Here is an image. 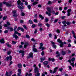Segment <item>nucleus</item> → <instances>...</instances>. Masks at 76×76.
<instances>
[{
	"label": "nucleus",
	"mask_w": 76,
	"mask_h": 76,
	"mask_svg": "<svg viewBox=\"0 0 76 76\" xmlns=\"http://www.w3.org/2000/svg\"><path fill=\"white\" fill-rule=\"evenodd\" d=\"M20 30H21V31H22V32H24V29L23 28L19 27L17 29V31H20Z\"/></svg>",
	"instance_id": "nucleus-7"
},
{
	"label": "nucleus",
	"mask_w": 76,
	"mask_h": 76,
	"mask_svg": "<svg viewBox=\"0 0 76 76\" xmlns=\"http://www.w3.org/2000/svg\"><path fill=\"white\" fill-rule=\"evenodd\" d=\"M31 41H33V42H35V40L34 38H32L31 39Z\"/></svg>",
	"instance_id": "nucleus-61"
},
{
	"label": "nucleus",
	"mask_w": 76,
	"mask_h": 76,
	"mask_svg": "<svg viewBox=\"0 0 76 76\" xmlns=\"http://www.w3.org/2000/svg\"><path fill=\"white\" fill-rule=\"evenodd\" d=\"M58 42H59V43H61V42H62V40H60V39H58V40L57 41Z\"/></svg>",
	"instance_id": "nucleus-27"
},
{
	"label": "nucleus",
	"mask_w": 76,
	"mask_h": 76,
	"mask_svg": "<svg viewBox=\"0 0 76 76\" xmlns=\"http://www.w3.org/2000/svg\"><path fill=\"white\" fill-rule=\"evenodd\" d=\"M75 61V58H72L71 59V61L72 62H73Z\"/></svg>",
	"instance_id": "nucleus-41"
},
{
	"label": "nucleus",
	"mask_w": 76,
	"mask_h": 76,
	"mask_svg": "<svg viewBox=\"0 0 76 76\" xmlns=\"http://www.w3.org/2000/svg\"><path fill=\"white\" fill-rule=\"evenodd\" d=\"M18 73L17 74L18 76H21L20 75L21 74V72H22V71L21 70V69H18Z\"/></svg>",
	"instance_id": "nucleus-9"
},
{
	"label": "nucleus",
	"mask_w": 76,
	"mask_h": 76,
	"mask_svg": "<svg viewBox=\"0 0 76 76\" xmlns=\"http://www.w3.org/2000/svg\"><path fill=\"white\" fill-rule=\"evenodd\" d=\"M48 18H46L45 19V21L46 22H48Z\"/></svg>",
	"instance_id": "nucleus-53"
},
{
	"label": "nucleus",
	"mask_w": 76,
	"mask_h": 76,
	"mask_svg": "<svg viewBox=\"0 0 76 76\" xmlns=\"http://www.w3.org/2000/svg\"><path fill=\"white\" fill-rule=\"evenodd\" d=\"M60 46L61 47H62V48H63V45H64V44L62 42L61 43H60Z\"/></svg>",
	"instance_id": "nucleus-23"
},
{
	"label": "nucleus",
	"mask_w": 76,
	"mask_h": 76,
	"mask_svg": "<svg viewBox=\"0 0 76 76\" xmlns=\"http://www.w3.org/2000/svg\"><path fill=\"white\" fill-rule=\"evenodd\" d=\"M21 15L22 16H24L25 15V14L24 12H22V13H21Z\"/></svg>",
	"instance_id": "nucleus-42"
},
{
	"label": "nucleus",
	"mask_w": 76,
	"mask_h": 76,
	"mask_svg": "<svg viewBox=\"0 0 76 76\" xmlns=\"http://www.w3.org/2000/svg\"><path fill=\"white\" fill-rule=\"evenodd\" d=\"M40 46L39 47V49H41L42 47L43 46V43H40Z\"/></svg>",
	"instance_id": "nucleus-24"
},
{
	"label": "nucleus",
	"mask_w": 76,
	"mask_h": 76,
	"mask_svg": "<svg viewBox=\"0 0 76 76\" xmlns=\"http://www.w3.org/2000/svg\"><path fill=\"white\" fill-rule=\"evenodd\" d=\"M39 16L40 18H41V19L42 20H43V19H44V16H42V15H39Z\"/></svg>",
	"instance_id": "nucleus-22"
},
{
	"label": "nucleus",
	"mask_w": 76,
	"mask_h": 76,
	"mask_svg": "<svg viewBox=\"0 0 76 76\" xmlns=\"http://www.w3.org/2000/svg\"><path fill=\"white\" fill-rule=\"evenodd\" d=\"M58 67H57L54 69V71H53V73H55L57 72V70H58Z\"/></svg>",
	"instance_id": "nucleus-14"
},
{
	"label": "nucleus",
	"mask_w": 76,
	"mask_h": 76,
	"mask_svg": "<svg viewBox=\"0 0 76 76\" xmlns=\"http://www.w3.org/2000/svg\"><path fill=\"white\" fill-rule=\"evenodd\" d=\"M18 32L17 31H15L14 34H13V38H15V39L16 40L18 39L19 38V37L18 35H16V34H18Z\"/></svg>",
	"instance_id": "nucleus-2"
},
{
	"label": "nucleus",
	"mask_w": 76,
	"mask_h": 76,
	"mask_svg": "<svg viewBox=\"0 0 76 76\" xmlns=\"http://www.w3.org/2000/svg\"><path fill=\"white\" fill-rule=\"evenodd\" d=\"M48 61H52V62H54L55 61V59L54 58H49L48 59Z\"/></svg>",
	"instance_id": "nucleus-12"
},
{
	"label": "nucleus",
	"mask_w": 76,
	"mask_h": 76,
	"mask_svg": "<svg viewBox=\"0 0 76 76\" xmlns=\"http://www.w3.org/2000/svg\"><path fill=\"white\" fill-rule=\"evenodd\" d=\"M25 4L26 6H27L28 4V2L26 1H25Z\"/></svg>",
	"instance_id": "nucleus-62"
},
{
	"label": "nucleus",
	"mask_w": 76,
	"mask_h": 76,
	"mask_svg": "<svg viewBox=\"0 0 76 76\" xmlns=\"http://www.w3.org/2000/svg\"><path fill=\"white\" fill-rule=\"evenodd\" d=\"M38 3V2L37 1H35L33 3L32 5H33V6H35V5H36V4H37Z\"/></svg>",
	"instance_id": "nucleus-25"
},
{
	"label": "nucleus",
	"mask_w": 76,
	"mask_h": 76,
	"mask_svg": "<svg viewBox=\"0 0 76 76\" xmlns=\"http://www.w3.org/2000/svg\"><path fill=\"white\" fill-rule=\"evenodd\" d=\"M57 21H58V19H56L55 20H54V23H56V22H57Z\"/></svg>",
	"instance_id": "nucleus-64"
},
{
	"label": "nucleus",
	"mask_w": 76,
	"mask_h": 76,
	"mask_svg": "<svg viewBox=\"0 0 76 76\" xmlns=\"http://www.w3.org/2000/svg\"><path fill=\"white\" fill-rule=\"evenodd\" d=\"M56 32L57 33H60V30L59 29H58L56 30Z\"/></svg>",
	"instance_id": "nucleus-52"
},
{
	"label": "nucleus",
	"mask_w": 76,
	"mask_h": 76,
	"mask_svg": "<svg viewBox=\"0 0 76 76\" xmlns=\"http://www.w3.org/2000/svg\"><path fill=\"white\" fill-rule=\"evenodd\" d=\"M29 23L31 25H32V24H33V22H32V21L31 20H29Z\"/></svg>",
	"instance_id": "nucleus-29"
},
{
	"label": "nucleus",
	"mask_w": 76,
	"mask_h": 76,
	"mask_svg": "<svg viewBox=\"0 0 76 76\" xmlns=\"http://www.w3.org/2000/svg\"><path fill=\"white\" fill-rule=\"evenodd\" d=\"M10 23L9 21H7V24H5L4 25V27L5 28H7L8 27V26H10Z\"/></svg>",
	"instance_id": "nucleus-6"
},
{
	"label": "nucleus",
	"mask_w": 76,
	"mask_h": 76,
	"mask_svg": "<svg viewBox=\"0 0 76 76\" xmlns=\"http://www.w3.org/2000/svg\"><path fill=\"white\" fill-rule=\"evenodd\" d=\"M49 71L50 72V73H53V70L51 69H50L49 70Z\"/></svg>",
	"instance_id": "nucleus-56"
},
{
	"label": "nucleus",
	"mask_w": 76,
	"mask_h": 76,
	"mask_svg": "<svg viewBox=\"0 0 76 76\" xmlns=\"http://www.w3.org/2000/svg\"><path fill=\"white\" fill-rule=\"evenodd\" d=\"M3 7V3L1 2L0 3V8Z\"/></svg>",
	"instance_id": "nucleus-49"
},
{
	"label": "nucleus",
	"mask_w": 76,
	"mask_h": 76,
	"mask_svg": "<svg viewBox=\"0 0 76 76\" xmlns=\"http://www.w3.org/2000/svg\"><path fill=\"white\" fill-rule=\"evenodd\" d=\"M18 67L20 69H21L22 67V65L21 64H18Z\"/></svg>",
	"instance_id": "nucleus-19"
},
{
	"label": "nucleus",
	"mask_w": 76,
	"mask_h": 76,
	"mask_svg": "<svg viewBox=\"0 0 76 76\" xmlns=\"http://www.w3.org/2000/svg\"><path fill=\"white\" fill-rule=\"evenodd\" d=\"M9 58L10 60V61H12V56H11V55H10V56H9Z\"/></svg>",
	"instance_id": "nucleus-36"
},
{
	"label": "nucleus",
	"mask_w": 76,
	"mask_h": 76,
	"mask_svg": "<svg viewBox=\"0 0 76 76\" xmlns=\"http://www.w3.org/2000/svg\"><path fill=\"white\" fill-rule=\"evenodd\" d=\"M0 42H1V44H4V43H5V42L4 41V39H1L0 40Z\"/></svg>",
	"instance_id": "nucleus-17"
},
{
	"label": "nucleus",
	"mask_w": 76,
	"mask_h": 76,
	"mask_svg": "<svg viewBox=\"0 0 76 76\" xmlns=\"http://www.w3.org/2000/svg\"><path fill=\"white\" fill-rule=\"evenodd\" d=\"M14 30L13 28L12 27H10V30L11 32H12Z\"/></svg>",
	"instance_id": "nucleus-44"
},
{
	"label": "nucleus",
	"mask_w": 76,
	"mask_h": 76,
	"mask_svg": "<svg viewBox=\"0 0 76 76\" xmlns=\"http://www.w3.org/2000/svg\"><path fill=\"white\" fill-rule=\"evenodd\" d=\"M22 47H23V46L22 45H20L19 47V48H22Z\"/></svg>",
	"instance_id": "nucleus-50"
},
{
	"label": "nucleus",
	"mask_w": 76,
	"mask_h": 76,
	"mask_svg": "<svg viewBox=\"0 0 76 76\" xmlns=\"http://www.w3.org/2000/svg\"><path fill=\"white\" fill-rule=\"evenodd\" d=\"M41 55L42 56H43L44 55V51L42 50V53H41Z\"/></svg>",
	"instance_id": "nucleus-45"
},
{
	"label": "nucleus",
	"mask_w": 76,
	"mask_h": 76,
	"mask_svg": "<svg viewBox=\"0 0 76 76\" xmlns=\"http://www.w3.org/2000/svg\"><path fill=\"white\" fill-rule=\"evenodd\" d=\"M34 22H35V23H37L38 22V20L37 19H35L33 20Z\"/></svg>",
	"instance_id": "nucleus-40"
},
{
	"label": "nucleus",
	"mask_w": 76,
	"mask_h": 76,
	"mask_svg": "<svg viewBox=\"0 0 76 76\" xmlns=\"http://www.w3.org/2000/svg\"><path fill=\"white\" fill-rule=\"evenodd\" d=\"M16 29H17V26H15L14 28V31H16Z\"/></svg>",
	"instance_id": "nucleus-46"
},
{
	"label": "nucleus",
	"mask_w": 76,
	"mask_h": 76,
	"mask_svg": "<svg viewBox=\"0 0 76 76\" xmlns=\"http://www.w3.org/2000/svg\"><path fill=\"white\" fill-rule=\"evenodd\" d=\"M49 62L48 61H45L43 62V64L45 66V67L47 66V65L48 64Z\"/></svg>",
	"instance_id": "nucleus-13"
},
{
	"label": "nucleus",
	"mask_w": 76,
	"mask_h": 76,
	"mask_svg": "<svg viewBox=\"0 0 76 76\" xmlns=\"http://www.w3.org/2000/svg\"><path fill=\"white\" fill-rule=\"evenodd\" d=\"M11 75H12V71H10L8 72L7 71H6V76H11Z\"/></svg>",
	"instance_id": "nucleus-3"
},
{
	"label": "nucleus",
	"mask_w": 76,
	"mask_h": 76,
	"mask_svg": "<svg viewBox=\"0 0 76 76\" xmlns=\"http://www.w3.org/2000/svg\"><path fill=\"white\" fill-rule=\"evenodd\" d=\"M4 4H6L7 7H11L12 6V4H9L8 3H6V2H4L3 3Z\"/></svg>",
	"instance_id": "nucleus-4"
},
{
	"label": "nucleus",
	"mask_w": 76,
	"mask_h": 76,
	"mask_svg": "<svg viewBox=\"0 0 76 76\" xmlns=\"http://www.w3.org/2000/svg\"><path fill=\"white\" fill-rule=\"evenodd\" d=\"M66 18V16H62L61 17V19H64Z\"/></svg>",
	"instance_id": "nucleus-48"
},
{
	"label": "nucleus",
	"mask_w": 76,
	"mask_h": 76,
	"mask_svg": "<svg viewBox=\"0 0 76 76\" xmlns=\"http://www.w3.org/2000/svg\"><path fill=\"white\" fill-rule=\"evenodd\" d=\"M61 53H62V55H63V56L65 55V54H66V52H65V51H62Z\"/></svg>",
	"instance_id": "nucleus-31"
},
{
	"label": "nucleus",
	"mask_w": 76,
	"mask_h": 76,
	"mask_svg": "<svg viewBox=\"0 0 76 76\" xmlns=\"http://www.w3.org/2000/svg\"><path fill=\"white\" fill-rule=\"evenodd\" d=\"M34 73H36L37 72H39V69L38 67H35L34 69Z\"/></svg>",
	"instance_id": "nucleus-8"
},
{
	"label": "nucleus",
	"mask_w": 76,
	"mask_h": 76,
	"mask_svg": "<svg viewBox=\"0 0 76 76\" xmlns=\"http://www.w3.org/2000/svg\"><path fill=\"white\" fill-rule=\"evenodd\" d=\"M23 27L24 28V29H25L26 30H28V28L25 25H23Z\"/></svg>",
	"instance_id": "nucleus-35"
},
{
	"label": "nucleus",
	"mask_w": 76,
	"mask_h": 76,
	"mask_svg": "<svg viewBox=\"0 0 76 76\" xmlns=\"http://www.w3.org/2000/svg\"><path fill=\"white\" fill-rule=\"evenodd\" d=\"M63 56H61L59 58V60H63Z\"/></svg>",
	"instance_id": "nucleus-47"
},
{
	"label": "nucleus",
	"mask_w": 76,
	"mask_h": 76,
	"mask_svg": "<svg viewBox=\"0 0 76 76\" xmlns=\"http://www.w3.org/2000/svg\"><path fill=\"white\" fill-rule=\"evenodd\" d=\"M12 13L13 14H14L13 15V16L14 17H15V16H16V10H15L12 11Z\"/></svg>",
	"instance_id": "nucleus-15"
},
{
	"label": "nucleus",
	"mask_w": 76,
	"mask_h": 76,
	"mask_svg": "<svg viewBox=\"0 0 76 76\" xmlns=\"http://www.w3.org/2000/svg\"><path fill=\"white\" fill-rule=\"evenodd\" d=\"M40 60H41L40 62L41 63H42V62H43V61H44L45 60V57H44L43 58H40Z\"/></svg>",
	"instance_id": "nucleus-21"
},
{
	"label": "nucleus",
	"mask_w": 76,
	"mask_h": 76,
	"mask_svg": "<svg viewBox=\"0 0 76 76\" xmlns=\"http://www.w3.org/2000/svg\"><path fill=\"white\" fill-rule=\"evenodd\" d=\"M35 27H36V25L35 24H33L31 26V28H35Z\"/></svg>",
	"instance_id": "nucleus-39"
},
{
	"label": "nucleus",
	"mask_w": 76,
	"mask_h": 76,
	"mask_svg": "<svg viewBox=\"0 0 76 76\" xmlns=\"http://www.w3.org/2000/svg\"><path fill=\"white\" fill-rule=\"evenodd\" d=\"M6 45L8 47H9L10 48H12V45H10L9 44V42H7L6 44Z\"/></svg>",
	"instance_id": "nucleus-20"
},
{
	"label": "nucleus",
	"mask_w": 76,
	"mask_h": 76,
	"mask_svg": "<svg viewBox=\"0 0 76 76\" xmlns=\"http://www.w3.org/2000/svg\"><path fill=\"white\" fill-rule=\"evenodd\" d=\"M46 26H47V27H48V28H49V27H50V24H49L47 23L46 24Z\"/></svg>",
	"instance_id": "nucleus-60"
},
{
	"label": "nucleus",
	"mask_w": 76,
	"mask_h": 76,
	"mask_svg": "<svg viewBox=\"0 0 76 76\" xmlns=\"http://www.w3.org/2000/svg\"><path fill=\"white\" fill-rule=\"evenodd\" d=\"M32 50L35 53H37L38 52V50L34 47H33Z\"/></svg>",
	"instance_id": "nucleus-16"
},
{
	"label": "nucleus",
	"mask_w": 76,
	"mask_h": 76,
	"mask_svg": "<svg viewBox=\"0 0 76 76\" xmlns=\"http://www.w3.org/2000/svg\"><path fill=\"white\" fill-rule=\"evenodd\" d=\"M72 45H71V44H70V43L68 45V47H70Z\"/></svg>",
	"instance_id": "nucleus-63"
},
{
	"label": "nucleus",
	"mask_w": 76,
	"mask_h": 76,
	"mask_svg": "<svg viewBox=\"0 0 76 76\" xmlns=\"http://www.w3.org/2000/svg\"><path fill=\"white\" fill-rule=\"evenodd\" d=\"M39 72H37L36 73V74H35V76H40V73H39Z\"/></svg>",
	"instance_id": "nucleus-26"
},
{
	"label": "nucleus",
	"mask_w": 76,
	"mask_h": 76,
	"mask_svg": "<svg viewBox=\"0 0 76 76\" xmlns=\"http://www.w3.org/2000/svg\"><path fill=\"white\" fill-rule=\"evenodd\" d=\"M38 25L40 27H42V24L41 23H38Z\"/></svg>",
	"instance_id": "nucleus-38"
},
{
	"label": "nucleus",
	"mask_w": 76,
	"mask_h": 76,
	"mask_svg": "<svg viewBox=\"0 0 76 76\" xmlns=\"http://www.w3.org/2000/svg\"><path fill=\"white\" fill-rule=\"evenodd\" d=\"M28 58H33L34 56H33V53L31 52L29 54V56H28Z\"/></svg>",
	"instance_id": "nucleus-11"
},
{
	"label": "nucleus",
	"mask_w": 76,
	"mask_h": 76,
	"mask_svg": "<svg viewBox=\"0 0 76 76\" xmlns=\"http://www.w3.org/2000/svg\"><path fill=\"white\" fill-rule=\"evenodd\" d=\"M26 37L27 38H30V37H29V36L28 34L26 35Z\"/></svg>",
	"instance_id": "nucleus-55"
},
{
	"label": "nucleus",
	"mask_w": 76,
	"mask_h": 76,
	"mask_svg": "<svg viewBox=\"0 0 76 76\" xmlns=\"http://www.w3.org/2000/svg\"><path fill=\"white\" fill-rule=\"evenodd\" d=\"M47 10L49 13H51V8L48 7L47 8Z\"/></svg>",
	"instance_id": "nucleus-18"
},
{
	"label": "nucleus",
	"mask_w": 76,
	"mask_h": 76,
	"mask_svg": "<svg viewBox=\"0 0 76 76\" xmlns=\"http://www.w3.org/2000/svg\"><path fill=\"white\" fill-rule=\"evenodd\" d=\"M71 10L72 9H69L67 11V13H70V12H71Z\"/></svg>",
	"instance_id": "nucleus-34"
},
{
	"label": "nucleus",
	"mask_w": 76,
	"mask_h": 76,
	"mask_svg": "<svg viewBox=\"0 0 76 76\" xmlns=\"http://www.w3.org/2000/svg\"><path fill=\"white\" fill-rule=\"evenodd\" d=\"M20 3H21V1H20V0H19L17 1V4L18 6L20 5Z\"/></svg>",
	"instance_id": "nucleus-30"
},
{
	"label": "nucleus",
	"mask_w": 76,
	"mask_h": 76,
	"mask_svg": "<svg viewBox=\"0 0 76 76\" xmlns=\"http://www.w3.org/2000/svg\"><path fill=\"white\" fill-rule=\"evenodd\" d=\"M18 8L20 9H23V8L21 7L20 5H19L18 7Z\"/></svg>",
	"instance_id": "nucleus-43"
},
{
	"label": "nucleus",
	"mask_w": 76,
	"mask_h": 76,
	"mask_svg": "<svg viewBox=\"0 0 76 76\" xmlns=\"http://www.w3.org/2000/svg\"><path fill=\"white\" fill-rule=\"evenodd\" d=\"M38 7H39V8H41L42 7V5L41 4H39L38 5Z\"/></svg>",
	"instance_id": "nucleus-58"
},
{
	"label": "nucleus",
	"mask_w": 76,
	"mask_h": 76,
	"mask_svg": "<svg viewBox=\"0 0 76 76\" xmlns=\"http://www.w3.org/2000/svg\"><path fill=\"white\" fill-rule=\"evenodd\" d=\"M7 18V16H4L3 18V20H6V19Z\"/></svg>",
	"instance_id": "nucleus-28"
},
{
	"label": "nucleus",
	"mask_w": 76,
	"mask_h": 76,
	"mask_svg": "<svg viewBox=\"0 0 76 76\" xmlns=\"http://www.w3.org/2000/svg\"><path fill=\"white\" fill-rule=\"evenodd\" d=\"M8 30H6L4 31V32L5 34H7V33H8Z\"/></svg>",
	"instance_id": "nucleus-54"
},
{
	"label": "nucleus",
	"mask_w": 76,
	"mask_h": 76,
	"mask_svg": "<svg viewBox=\"0 0 76 76\" xmlns=\"http://www.w3.org/2000/svg\"><path fill=\"white\" fill-rule=\"evenodd\" d=\"M62 23H63V24H64V25L63 26H62V28H63V29H64V26H67V25H66H66H67L68 26H69V25L72 24V23H71V22L68 21H66V20L62 21Z\"/></svg>",
	"instance_id": "nucleus-1"
},
{
	"label": "nucleus",
	"mask_w": 76,
	"mask_h": 76,
	"mask_svg": "<svg viewBox=\"0 0 76 76\" xmlns=\"http://www.w3.org/2000/svg\"><path fill=\"white\" fill-rule=\"evenodd\" d=\"M27 7L29 10H31V5H28L27 6Z\"/></svg>",
	"instance_id": "nucleus-33"
},
{
	"label": "nucleus",
	"mask_w": 76,
	"mask_h": 76,
	"mask_svg": "<svg viewBox=\"0 0 76 76\" xmlns=\"http://www.w3.org/2000/svg\"><path fill=\"white\" fill-rule=\"evenodd\" d=\"M25 45H26L27 46H28V45H29V43H28V42H26L25 43Z\"/></svg>",
	"instance_id": "nucleus-59"
},
{
	"label": "nucleus",
	"mask_w": 76,
	"mask_h": 76,
	"mask_svg": "<svg viewBox=\"0 0 76 76\" xmlns=\"http://www.w3.org/2000/svg\"><path fill=\"white\" fill-rule=\"evenodd\" d=\"M6 59L7 61H9V57L7 56L6 58Z\"/></svg>",
	"instance_id": "nucleus-51"
},
{
	"label": "nucleus",
	"mask_w": 76,
	"mask_h": 76,
	"mask_svg": "<svg viewBox=\"0 0 76 76\" xmlns=\"http://www.w3.org/2000/svg\"><path fill=\"white\" fill-rule=\"evenodd\" d=\"M19 53H21V56L22 57H24V56H25V52L24 50H20L19 51Z\"/></svg>",
	"instance_id": "nucleus-5"
},
{
	"label": "nucleus",
	"mask_w": 76,
	"mask_h": 76,
	"mask_svg": "<svg viewBox=\"0 0 76 76\" xmlns=\"http://www.w3.org/2000/svg\"><path fill=\"white\" fill-rule=\"evenodd\" d=\"M52 4V2H51V1H48L47 4L49 5L50 4Z\"/></svg>",
	"instance_id": "nucleus-37"
},
{
	"label": "nucleus",
	"mask_w": 76,
	"mask_h": 76,
	"mask_svg": "<svg viewBox=\"0 0 76 76\" xmlns=\"http://www.w3.org/2000/svg\"><path fill=\"white\" fill-rule=\"evenodd\" d=\"M51 44H53V47L54 48H57V46L56 45H55V43H54V42H53V41H51Z\"/></svg>",
	"instance_id": "nucleus-10"
},
{
	"label": "nucleus",
	"mask_w": 76,
	"mask_h": 76,
	"mask_svg": "<svg viewBox=\"0 0 76 76\" xmlns=\"http://www.w3.org/2000/svg\"><path fill=\"white\" fill-rule=\"evenodd\" d=\"M37 29H35V30L34 31V34H37Z\"/></svg>",
	"instance_id": "nucleus-57"
},
{
	"label": "nucleus",
	"mask_w": 76,
	"mask_h": 76,
	"mask_svg": "<svg viewBox=\"0 0 76 76\" xmlns=\"http://www.w3.org/2000/svg\"><path fill=\"white\" fill-rule=\"evenodd\" d=\"M12 44L13 45H15V44H16V43H17V42H15V41L13 40L12 41Z\"/></svg>",
	"instance_id": "nucleus-32"
}]
</instances>
